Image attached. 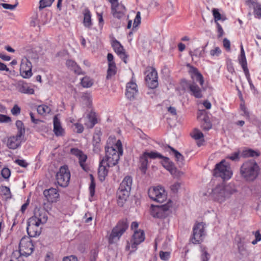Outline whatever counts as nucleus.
<instances>
[{"mask_svg": "<svg viewBox=\"0 0 261 261\" xmlns=\"http://www.w3.org/2000/svg\"><path fill=\"white\" fill-rule=\"evenodd\" d=\"M109 67L107 71V79H111V77L114 75L116 73V66L115 63L108 64Z\"/></svg>", "mask_w": 261, "mask_h": 261, "instance_id": "obj_38", "label": "nucleus"}, {"mask_svg": "<svg viewBox=\"0 0 261 261\" xmlns=\"http://www.w3.org/2000/svg\"><path fill=\"white\" fill-rule=\"evenodd\" d=\"M19 250H16L19 253L20 257H27L30 255L34 250V245L31 239L28 237H23L19 243Z\"/></svg>", "mask_w": 261, "mask_h": 261, "instance_id": "obj_7", "label": "nucleus"}, {"mask_svg": "<svg viewBox=\"0 0 261 261\" xmlns=\"http://www.w3.org/2000/svg\"><path fill=\"white\" fill-rule=\"evenodd\" d=\"M225 161L222 160L215 166L213 171V175L216 177H219L224 180L230 179L232 175L230 167L225 165Z\"/></svg>", "mask_w": 261, "mask_h": 261, "instance_id": "obj_5", "label": "nucleus"}, {"mask_svg": "<svg viewBox=\"0 0 261 261\" xmlns=\"http://www.w3.org/2000/svg\"><path fill=\"white\" fill-rule=\"evenodd\" d=\"M108 168H109L108 166L104 164H101V161L100 162L98 174L99 180L101 181H103L107 176L108 172Z\"/></svg>", "mask_w": 261, "mask_h": 261, "instance_id": "obj_30", "label": "nucleus"}, {"mask_svg": "<svg viewBox=\"0 0 261 261\" xmlns=\"http://www.w3.org/2000/svg\"><path fill=\"white\" fill-rule=\"evenodd\" d=\"M201 127L204 130H208L212 128V124L207 116H205L203 118Z\"/></svg>", "mask_w": 261, "mask_h": 261, "instance_id": "obj_39", "label": "nucleus"}, {"mask_svg": "<svg viewBox=\"0 0 261 261\" xmlns=\"http://www.w3.org/2000/svg\"><path fill=\"white\" fill-rule=\"evenodd\" d=\"M32 65L31 62L27 57H23L21 59L20 66V73L25 79L30 78L32 75Z\"/></svg>", "mask_w": 261, "mask_h": 261, "instance_id": "obj_13", "label": "nucleus"}, {"mask_svg": "<svg viewBox=\"0 0 261 261\" xmlns=\"http://www.w3.org/2000/svg\"><path fill=\"white\" fill-rule=\"evenodd\" d=\"M40 225L33 219L28 220L27 231L30 238L36 237L40 234L41 230Z\"/></svg>", "mask_w": 261, "mask_h": 261, "instance_id": "obj_14", "label": "nucleus"}, {"mask_svg": "<svg viewBox=\"0 0 261 261\" xmlns=\"http://www.w3.org/2000/svg\"><path fill=\"white\" fill-rule=\"evenodd\" d=\"M63 261H78V260L76 256L71 255L69 256L64 257L63 259Z\"/></svg>", "mask_w": 261, "mask_h": 261, "instance_id": "obj_64", "label": "nucleus"}, {"mask_svg": "<svg viewBox=\"0 0 261 261\" xmlns=\"http://www.w3.org/2000/svg\"><path fill=\"white\" fill-rule=\"evenodd\" d=\"M237 191L231 185H225L223 184L216 186L213 189L207 192L202 193V196H208L214 200L219 203L224 202L227 199Z\"/></svg>", "mask_w": 261, "mask_h": 261, "instance_id": "obj_1", "label": "nucleus"}, {"mask_svg": "<svg viewBox=\"0 0 261 261\" xmlns=\"http://www.w3.org/2000/svg\"><path fill=\"white\" fill-rule=\"evenodd\" d=\"M147 153L144 152L139 159L140 169L143 173H146V171L148 168V161Z\"/></svg>", "mask_w": 261, "mask_h": 261, "instance_id": "obj_28", "label": "nucleus"}, {"mask_svg": "<svg viewBox=\"0 0 261 261\" xmlns=\"http://www.w3.org/2000/svg\"><path fill=\"white\" fill-rule=\"evenodd\" d=\"M91 180L89 186V192L91 196H93L95 193V184L94 182V178L92 175H91Z\"/></svg>", "mask_w": 261, "mask_h": 261, "instance_id": "obj_49", "label": "nucleus"}, {"mask_svg": "<svg viewBox=\"0 0 261 261\" xmlns=\"http://www.w3.org/2000/svg\"><path fill=\"white\" fill-rule=\"evenodd\" d=\"M93 84L91 80L87 76L84 77L81 80V85L85 88H89Z\"/></svg>", "mask_w": 261, "mask_h": 261, "instance_id": "obj_45", "label": "nucleus"}, {"mask_svg": "<svg viewBox=\"0 0 261 261\" xmlns=\"http://www.w3.org/2000/svg\"><path fill=\"white\" fill-rule=\"evenodd\" d=\"M145 74V81L148 87L150 89L156 88L158 86V76L156 70L153 67H148Z\"/></svg>", "mask_w": 261, "mask_h": 261, "instance_id": "obj_12", "label": "nucleus"}, {"mask_svg": "<svg viewBox=\"0 0 261 261\" xmlns=\"http://www.w3.org/2000/svg\"><path fill=\"white\" fill-rule=\"evenodd\" d=\"M11 121V118L6 115L0 114V122L8 123Z\"/></svg>", "mask_w": 261, "mask_h": 261, "instance_id": "obj_59", "label": "nucleus"}, {"mask_svg": "<svg viewBox=\"0 0 261 261\" xmlns=\"http://www.w3.org/2000/svg\"><path fill=\"white\" fill-rule=\"evenodd\" d=\"M78 158L80 166L84 170H86V166L85 163L87 159V155L82 153Z\"/></svg>", "mask_w": 261, "mask_h": 261, "instance_id": "obj_46", "label": "nucleus"}, {"mask_svg": "<svg viewBox=\"0 0 261 261\" xmlns=\"http://www.w3.org/2000/svg\"><path fill=\"white\" fill-rule=\"evenodd\" d=\"M112 14L114 17L118 19L122 18L126 12L125 7L122 4L117 3L111 6Z\"/></svg>", "mask_w": 261, "mask_h": 261, "instance_id": "obj_20", "label": "nucleus"}, {"mask_svg": "<svg viewBox=\"0 0 261 261\" xmlns=\"http://www.w3.org/2000/svg\"><path fill=\"white\" fill-rule=\"evenodd\" d=\"M221 50L219 47H215L210 50V55L212 57H219L221 54Z\"/></svg>", "mask_w": 261, "mask_h": 261, "instance_id": "obj_50", "label": "nucleus"}, {"mask_svg": "<svg viewBox=\"0 0 261 261\" xmlns=\"http://www.w3.org/2000/svg\"><path fill=\"white\" fill-rule=\"evenodd\" d=\"M141 13L140 12H137L136 16L134 21V27H137L141 23Z\"/></svg>", "mask_w": 261, "mask_h": 261, "instance_id": "obj_56", "label": "nucleus"}, {"mask_svg": "<svg viewBox=\"0 0 261 261\" xmlns=\"http://www.w3.org/2000/svg\"><path fill=\"white\" fill-rule=\"evenodd\" d=\"M128 223L126 220L120 221L117 225L113 229L110 235L109 241L110 244H113L118 241L120 237L128 228Z\"/></svg>", "mask_w": 261, "mask_h": 261, "instance_id": "obj_6", "label": "nucleus"}, {"mask_svg": "<svg viewBox=\"0 0 261 261\" xmlns=\"http://www.w3.org/2000/svg\"><path fill=\"white\" fill-rule=\"evenodd\" d=\"M170 254L169 252H164L163 251L160 252V257L163 260H168L170 257Z\"/></svg>", "mask_w": 261, "mask_h": 261, "instance_id": "obj_55", "label": "nucleus"}, {"mask_svg": "<svg viewBox=\"0 0 261 261\" xmlns=\"http://www.w3.org/2000/svg\"><path fill=\"white\" fill-rule=\"evenodd\" d=\"M239 62L243 69L244 72H247L248 69L247 68V61L245 57V51L242 45L241 46V55L239 58Z\"/></svg>", "mask_w": 261, "mask_h": 261, "instance_id": "obj_33", "label": "nucleus"}, {"mask_svg": "<svg viewBox=\"0 0 261 261\" xmlns=\"http://www.w3.org/2000/svg\"><path fill=\"white\" fill-rule=\"evenodd\" d=\"M259 166L254 160L244 163L240 169V174L245 180L252 181L257 177L259 173Z\"/></svg>", "mask_w": 261, "mask_h": 261, "instance_id": "obj_3", "label": "nucleus"}, {"mask_svg": "<svg viewBox=\"0 0 261 261\" xmlns=\"http://www.w3.org/2000/svg\"><path fill=\"white\" fill-rule=\"evenodd\" d=\"M83 13L84 15V25L85 27L90 28L92 25L91 13L88 8H86Z\"/></svg>", "mask_w": 261, "mask_h": 261, "instance_id": "obj_31", "label": "nucleus"}, {"mask_svg": "<svg viewBox=\"0 0 261 261\" xmlns=\"http://www.w3.org/2000/svg\"><path fill=\"white\" fill-rule=\"evenodd\" d=\"M187 66L189 67V72L191 74L192 79L194 81L198 82L200 85L202 86L204 83V79L202 75L198 71L197 68L194 66L188 64Z\"/></svg>", "mask_w": 261, "mask_h": 261, "instance_id": "obj_21", "label": "nucleus"}, {"mask_svg": "<svg viewBox=\"0 0 261 261\" xmlns=\"http://www.w3.org/2000/svg\"><path fill=\"white\" fill-rule=\"evenodd\" d=\"M21 137L18 136H13L8 139L7 145L8 147L11 149H15L19 147L21 145Z\"/></svg>", "mask_w": 261, "mask_h": 261, "instance_id": "obj_24", "label": "nucleus"}, {"mask_svg": "<svg viewBox=\"0 0 261 261\" xmlns=\"http://www.w3.org/2000/svg\"><path fill=\"white\" fill-rule=\"evenodd\" d=\"M239 154V152H233L230 155L228 156L227 158L233 161H238L240 158Z\"/></svg>", "mask_w": 261, "mask_h": 261, "instance_id": "obj_57", "label": "nucleus"}, {"mask_svg": "<svg viewBox=\"0 0 261 261\" xmlns=\"http://www.w3.org/2000/svg\"><path fill=\"white\" fill-rule=\"evenodd\" d=\"M190 55L191 57L195 56L196 57H203L204 55V49L196 48L193 51H190Z\"/></svg>", "mask_w": 261, "mask_h": 261, "instance_id": "obj_42", "label": "nucleus"}, {"mask_svg": "<svg viewBox=\"0 0 261 261\" xmlns=\"http://www.w3.org/2000/svg\"><path fill=\"white\" fill-rule=\"evenodd\" d=\"M180 188V183L176 182L171 185L170 189L172 193H176Z\"/></svg>", "mask_w": 261, "mask_h": 261, "instance_id": "obj_52", "label": "nucleus"}, {"mask_svg": "<svg viewBox=\"0 0 261 261\" xmlns=\"http://www.w3.org/2000/svg\"><path fill=\"white\" fill-rule=\"evenodd\" d=\"M145 153H147L146 155L148 158L151 159H155L157 158L159 159H162L164 158V156H163L161 153H158L156 151H151L150 152H144Z\"/></svg>", "mask_w": 261, "mask_h": 261, "instance_id": "obj_44", "label": "nucleus"}, {"mask_svg": "<svg viewBox=\"0 0 261 261\" xmlns=\"http://www.w3.org/2000/svg\"><path fill=\"white\" fill-rule=\"evenodd\" d=\"M204 233V224L202 222L196 224L193 228L192 237L191 241L192 243L199 244L202 241Z\"/></svg>", "mask_w": 261, "mask_h": 261, "instance_id": "obj_11", "label": "nucleus"}, {"mask_svg": "<svg viewBox=\"0 0 261 261\" xmlns=\"http://www.w3.org/2000/svg\"><path fill=\"white\" fill-rule=\"evenodd\" d=\"M0 194L6 199L11 198L12 195L9 188L6 186H1L0 187Z\"/></svg>", "mask_w": 261, "mask_h": 261, "instance_id": "obj_37", "label": "nucleus"}, {"mask_svg": "<svg viewBox=\"0 0 261 261\" xmlns=\"http://www.w3.org/2000/svg\"><path fill=\"white\" fill-rule=\"evenodd\" d=\"M145 234L143 230H138L134 231V233L130 240L131 246L133 249H136L137 245L144 241Z\"/></svg>", "mask_w": 261, "mask_h": 261, "instance_id": "obj_16", "label": "nucleus"}, {"mask_svg": "<svg viewBox=\"0 0 261 261\" xmlns=\"http://www.w3.org/2000/svg\"><path fill=\"white\" fill-rule=\"evenodd\" d=\"M223 44L224 47L227 49L229 50L230 47V42L227 38H224L223 41Z\"/></svg>", "mask_w": 261, "mask_h": 261, "instance_id": "obj_63", "label": "nucleus"}, {"mask_svg": "<svg viewBox=\"0 0 261 261\" xmlns=\"http://www.w3.org/2000/svg\"><path fill=\"white\" fill-rule=\"evenodd\" d=\"M113 146L106 147V156L101 161V164H106L108 167L116 165L119 160L120 156L122 155L123 149L122 144L120 140H118Z\"/></svg>", "mask_w": 261, "mask_h": 261, "instance_id": "obj_2", "label": "nucleus"}, {"mask_svg": "<svg viewBox=\"0 0 261 261\" xmlns=\"http://www.w3.org/2000/svg\"><path fill=\"white\" fill-rule=\"evenodd\" d=\"M10 261H24L23 258L20 257V254L17 251H14L12 253Z\"/></svg>", "mask_w": 261, "mask_h": 261, "instance_id": "obj_47", "label": "nucleus"}, {"mask_svg": "<svg viewBox=\"0 0 261 261\" xmlns=\"http://www.w3.org/2000/svg\"><path fill=\"white\" fill-rule=\"evenodd\" d=\"M16 126L18 130L16 135L20 137H23L25 134V128L23 123L20 120H17Z\"/></svg>", "mask_w": 261, "mask_h": 261, "instance_id": "obj_36", "label": "nucleus"}, {"mask_svg": "<svg viewBox=\"0 0 261 261\" xmlns=\"http://www.w3.org/2000/svg\"><path fill=\"white\" fill-rule=\"evenodd\" d=\"M168 147L171 150L172 153L174 154L176 161L180 164L182 165L184 164V158L183 155L179 152L177 150H175L174 148L172 147L171 146L168 145Z\"/></svg>", "mask_w": 261, "mask_h": 261, "instance_id": "obj_35", "label": "nucleus"}, {"mask_svg": "<svg viewBox=\"0 0 261 261\" xmlns=\"http://www.w3.org/2000/svg\"><path fill=\"white\" fill-rule=\"evenodd\" d=\"M49 1V0H40L39 9L41 10L45 7L50 6L52 4H49V5H48V3Z\"/></svg>", "mask_w": 261, "mask_h": 261, "instance_id": "obj_58", "label": "nucleus"}, {"mask_svg": "<svg viewBox=\"0 0 261 261\" xmlns=\"http://www.w3.org/2000/svg\"><path fill=\"white\" fill-rule=\"evenodd\" d=\"M1 174L4 178H5V179L8 178L10 177V174H11V172H10V169L8 168H3L2 170Z\"/></svg>", "mask_w": 261, "mask_h": 261, "instance_id": "obj_54", "label": "nucleus"}, {"mask_svg": "<svg viewBox=\"0 0 261 261\" xmlns=\"http://www.w3.org/2000/svg\"><path fill=\"white\" fill-rule=\"evenodd\" d=\"M111 45L115 52L120 57L123 61L126 64L128 56L126 54L123 46L116 39L113 40Z\"/></svg>", "mask_w": 261, "mask_h": 261, "instance_id": "obj_15", "label": "nucleus"}, {"mask_svg": "<svg viewBox=\"0 0 261 261\" xmlns=\"http://www.w3.org/2000/svg\"><path fill=\"white\" fill-rule=\"evenodd\" d=\"M56 178L58 184L62 187H66L69 182L70 173L67 166L61 167L57 173Z\"/></svg>", "mask_w": 261, "mask_h": 261, "instance_id": "obj_8", "label": "nucleus"}, {"mask_svg": "<svg viewBox=\"0 0 261 261\" xmlns=\"http://www.w3.org/2000/svg\"><path fill=\"white\" fill-rule=\"evenodd\" d=\"M66 65L69 69L73 71L75 73L77 74L82 73V69L74 61L70 59L67 60Z\"/></svg>", "mask_w": 261, "mask_h": 261, "instance_id": "obj_29", "label": "nucleus"}, {"mask_svg": "<svg viewBox=\"0 0 261 261\" xmlns=\"http://www.w3.org/2000/svg\"><path fill=\"white\" fill-rule=\"evenodd\" d=\"M18 4V3L16 2L15 4L14 5H11L8 4H5V3H2L1 5V6L5 9H9V10H14L16 8V7L17 6Z\"/></svg>", "mask_w": 261, "mask_h": 261, "instance_id": "obj_53", "label": "nucleus"}, {"mask_svg": "<svg viewBox=\"0 0 261 261\" xmlns=\"http://www.w3.org/2000/svg\"><path fill=\"white\" fill-rule=\"evenodd\" d=\"M138 92V87L135 82L131 81L127 83L126 86L125 95L128 99H134Z\"/></svg>", "mask_w": 261, "mask_h": 261, "instance_id": "obj_17", "label": "nucleus"}, {"mask_svg": "<svg viewBox=\"0 0 261 261\" xmlns=\"http://www.w3.org/2000/svg\"><path fill=\"white\" fill-rule=\"evenodd\" d=\"M171 202L165 204L152 206L150 214L152 216L157 218H164L167 216L169 208L171 207Z\"/></svg>", "mask_w": 261, "mask_h": 261, "instance_id": "obj_10", "label": "nucleus"}, {"mask_svg": "<svg viewBox=\"0 0 261 261\" xmlns=\"http://www.w3.org/2000/svg\"><path fill=\"white\" fill-rule=\"evenodd\" d=\"M43 195L49 202H56L59 198L58 190L53 188L45 190L43 191Z\"/></svg>", "mask_w": 261, "mask_h": 261, "instance_id": "obj_18", "label": "nucleus"}, {"mask_svg": "<svg viewBox=\"0 0 261 261\" xmlns=\"http://www.w3.org/2000/svg\"><path fill=\"white\" fill-rule=\"evenodd\" d=\"M11 113L13 115H18L20 113V108L17 105L14 106L11 109Z\"/></svg>", "mask_w": 261, "mask_h": 261, "instance_id": "obj_60", "label": "nucleus"}, {"mask_svg": "<svg viewBox=\"0 0 261 261\" xmlns=\"http://www.w3.org/2000/svg\"><path fill=\"white\" fill-rule=\"evenodd\" d=\"M243 155L244 156H246V157H253V156H257L259 155V154L254 151V150H252L251 149H249L248 150H246L245 151L243 152Z\"/></svg>", "mask_w": 261, "mask_h": 261, "instance_id": "obj_48", "label": "nucleus"}, {"mask_svg": "<svg viewBox=\"0 0 261 261\" xmlns=\"http://www.w3.org/2000/svg\"><path fill=\"white\" fill-rule=\"evenodd\" d=\"M192 136L195 139L198 140L203 138V134L200 130L195 129Z\"/></svg>", "mask_w": 261, "mask_h": 261, "instance_id": "obj_51", "label": "nucleus"}, {"mask_svg": "<svg viewBox=\"0 0 261 261\" xmlns=\"http://www.w3.org/2000/svg\"><path fill=\"white\" fill-rule=\"evenodd\" d=\"M15 162L20 166L24 168L27 167L28 165V164L24 160L17 159L15 160Z\"/></svg>", "mask_w": 261, "mask_h": 261, "instance_id": "obj_62", "label": "nucleus"}, {"mask_svg": "<svg viewBox=\"0 0 261 261\" xmlns=\"http://www.w3.org/2000/svg\"><path fill=\"white\" fill-rule=\"evenodd\" d=\"M74 125L76 129L75 131L77 133H82L84 130V127L82 124L76 123Z\"/></svg>", "mask_w": 261, "mask_h": 261, "instance_id": "obj_61", "label": "nucleus"}, {"mask_svg": "<svg viewBox=\"0 0 261 261\" xmlns=\"http://www.w3.org/2000/svg\"><path fill=\"white\" fill-rule=\"evenodd\" d=\"M188 86L190 94L192 95L197 98L202 97V90L194 82L188 83Z\"/></svg>", "mask_w": 261, "mask_h": 261, "instance_id": "obj_23", "label": "nucleus"}, {"mask_svg": "<svg viewBox=\"0 0 261 261\" xmlns=\"http://www.w3.org/2000/svg\"><path fill=\"white\" fill-rule=\"evenodd\" d=\"M162 159L163 160L162 161L163 166L168 170L172 175L174 176H178L179 172L177 171L174 165L170 161L169 159L167 157L164 156Z\"/></svg>", "mask_w": 261, "mask_h": 261, "instance_id": "obj_22", "label": "nucleus"}, {"mask_svg": "<svg viewBox=\"0 0 261 261\" xmlns=\"http://www.w3.org/2000/svg\"><path fill=\"white\" fill-rule=\"evenodd\" d=\"M148 194L150 199L158 202L162 203L167 198V194L164 189L160 186L150 188Z\"/></svg>", "mask_w": 261, "mask_h": 261, "instance_id": "obj_9", "label": "nucleus"}, {"mask_svg": "<svg viewBox=\"0 0 261 261\" xmlns=\"http://www.w3.org/2000/svg\"><path fill=\"white\" fill-rule=\"evenodd\" d=\"M47 213L43 209H37L35 211L34 215L30 219H33L40 224H43L47 221Z\"/></svg>", "mask_w": 261, "mask_h": 261, "instance_id": "obj_19", "label": "nucleus"}, {"mask_svg": "<svg viewBox=\"0 0 261 261\" xmlns=\"http://www.w3.org/2000/svg\"><path fill=\"white\" fill-rule=\"evenodd\" d=\"M54 132L56 136H63L65 135V130L62 128L59 119L57 116L54 117Z\"/></svg>", "mask_w": 261, "mask_h": 261, "instance_id": "obj_25", "label": "nucleus"}, {"mask_svg": "<svg viewBox=\"0 0 261 261\" xmlns=\"http://www.w3.org/2000/svg\"><path fill=\"white\" fill-rule=\"evenodd\" d=\"M200 249L201 252V259L202 261H208L210 258V255L207 252L205 247L201 246Z\"/></svg>", "mask_w": 261, "mask_h": 261, "instance_id": "obj_41", "label": "nucleus"}, {"mask_svg": "<svg viewBox=\"0 0 261 261\" xmlns=\"http://www.w3.org/2000/svg\"><path fill=\"white\" fill-rule=\"evenodd\" d=\"M87 117L88 122L86 124L88 128H92L97 122L95 113L91 112L88 115Z\"/></svg>", "mask_w": 261, "mask_h": 261, "instance_id": "obj_34", "label": "nucleus"}, {"mask_svg": "<svg viewBox=\"0 0 261 261\" xmlns=\"http://www.w3.org/2000/svg\"><path fill=\"white\" fill-rule=\"evenodd\" d=\"M18 90L21 93L27 94H33L34 93V90L27 83L19 84Z\"/></svg>", "mask_w": 261, "mask_h": 261, "instance_id": "obj_32", "label": "nucleus"}, {"mask_svg": "<svg viewBox=\"0 0 261 261\" xmlns=\"http://www.w3.org/2000/svg\"><path fill=\"white\" fill-rule=\"evenodd\" d=\"M133 179L132 177L127 176L124 178L120 185L117 192L118 198V203L122 206L123 201H126L128 197L132 186Z\"/></svg>", "mask_w": 261, "mask_h": 261, "instance_id": "obj_4", "label": "nucleus"}, {"mask_svg": "<svg viewBox=\"0 0 261 261\" xmlns=\"http://www.w3.org/2000/svg\"><path fill=\"white\" fill-rule=\"evenodd\" d=\"M37 112L41 115H43L46 113H49L50 109V108L44 105H40L37 107Z\"/></svg>", "mask_w": 261, "mask_h": 261, "instance_id": "obj_40", "label": "nucleus"}, {"mask_svg": "<svg viewBox=\"0 0 261 261\" xmlns=\"http://www.w3.org/2000/svg\"><path fill=\"white\" fill-rule=\"evenodd\" d=\"M247 3L250 7L252 6L253 8L255 17L259 19L261 18V4L253 0H248Z\"/></svg>", "mask_w": 261, "mask_h": 261, "instance_id": "obj_26", "label": "nucleus"}, {"mask_svg": "<svg viewBox=\"0 0 261 261\" xmlns=\"http://www.w3.org/2000/svg\"><path fill=\"white\" fill-rule=\"evenodd\" d=\"M100 132L95 133L93 137V151L98 153L100 150Z\"/></svg>", "mask_w": 261, "mask_h": 261, "instance_id": "obj_27", "label": "nucleus"}, {"mask_svg": "<svg viewBox=\"0 0 261 261\" xmlns=\"http://www.w3.org/2000/svg\"><path fill=\"white\" fill-rule=\"evenodd\" d=\"M212 13L213 16L214 17L215 22L216 23L218 22V20H222L223 21L225 20V18H223L221 16V14L219 13L218 10L216 8H214L212 10Z\"/></svg>", "mask_w": 261, "mask_h": 261, "instance_id": "obj_43", "label": "nucleus"}]
</instances>
